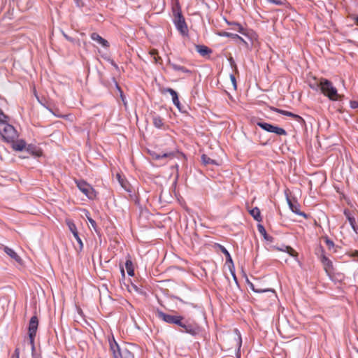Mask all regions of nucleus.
I'll return each mask as SVG.
<instances>
[{
  "label": "nucleus",
  "mask_w": 358,
  "mask_h": 358,
  "mask_svg": "<svg viewBox=\"0 0 358 358\" xmlns=\"http://www.w3.org/2000/svg\"><path fill=\"white\" fill-rule=\"evenodd\" d=\"M122 273L123 275H124V271L123 269H122Z\"/></svg>",
  "instance_id": "obj_50"
},
{
  "label": "nucleus",
  "mask_w": 358,
  "mask_h": 358,
  "mask_svg": "<svg viewBox=\"0 0 358 358\" xmlns=\"http://www.w3.org/2000/svg\"><path fill=\"white\" fill-rule=\"evenodd\" d=\"M241 338L239 336V341H238V348H241Z\"/></svg>",
  "instance_id": "obj_47"
},
{
  "label": "nucleus",
  "mask_w": 358,
  "mask_h": 358,
  "mask_svg": "<svg viewBox=\"0 0 358 358\" xmlns=\"http://www.w3.org/2000/svg\"><path fill=\"white\" fill-rule=\"evenodd\" d=\"M4 251L8 255H9L10 257L15 259L16 261L20 260L19 256L13 249L6 247Z\"/></svg>",
  "instance_id": "obj_26"
},
{
  "label": "nucleus",
  "mask_w": 358,
  "mask_h": 358,
  "mask_svg": "<svg viewBox=\"0 0 358 358\" xmlns=\"http://www.w3.org/2000/svg\"><path fill=\"white\" fill-rule=\"evenodd\" d=\"M268 2L273 3L275 5H282V1L281 0H267Z\"/></svg>",
  "instance_id": "obj_37"
},
{
  "label": "nucleus",
  "mask_w": 358,
  "mask_h": 358,
  "mask_svg": "<svg viewBox=\"0 0 358 358\" xmlns=\"http://www.w3.org/2000/svg\"><path fill=\"white\" fill-rule=\"evenodd\" d=\"M277 250L288 253L291 257H296L297 252L290 246L282 245L281 248H276Z\"/></svg>",
  "instance_id": "obj_17"
},
{
  "label": "nucleus",
  "mask_w": 358,
  "mask_h": 358,
  "mask_svg": "<svg viewBox=\"0 0 358 358\" xmlns=\"http://www.w3.org/2000/svg\"><path fill=\"white\" fill-rule=\"evenodd\" d=\"M221 36H227V37H231L232 38H234V39H238L240 41H241L243 43H245L246 45H248V43L243 38H241L240 36H238V34H232V33H229V32H223Z\"/></svg>",
  "instance_id": "obj_24"
},
{
  "label": "nucleus",
  "mask_w": 358,
  "mask_h": 358,
  "mask_svg": "<svg viewBox=\"0 0 358 358\" xmlns=\"http://www.w3.org/2000/svg\"><path fill=\"white\" fill-rule=\"evenodd\" d=\"M12 358H20V353L19 350L16 349L14 352L13 355L12 356Z\"/></svg>",
  "instance_id": "obj_43"
},
{
  "label": "nucleus",
  "mask_w": 358,
  "mask_h": 358,
  "mask_svg": "<svg viewBox=\"0 0 358 358\" xmlns=\"http://www.w3.org/2000/svg\"><path fill=\"white\" fill-rule=\"evenodd\" d=\"M88 220H89V222L91 224L92 227L96 230V222L92 219V218H90L88 217Z\"/></svg>",
  "instance_id": "obj_38"
},
{
  "label": "nucleus",
  "mask_w": 358,
  "mask_h": 358,
  "mask_svg": "<svg viewBox=\"0 0 358 358\" xmlns=\"http://www.w3.org/2000/svg\"><path fill=\"white\" fill-rule=\"evenodd\" d=\"M257 230L259 233L264 238V239L271 241L272 238L267 234L266 231L262 224H257Z\"/></svg>",
  "instance_id": "obj_23"
},
{
  "label": "nucleus",
  "mask_w": 358,
  "mask_h": 358,
  "mask_svg": "<svg viewBox=\"0 0 358 358\" xmlns=\"http://www.w3.org/2000/svg\"><path fill=\"white\" fill-rule=\"evenodd\" d=\"M117 178L118 181H119V182L120 183L121 186H122L123 188H124L125 189H127V187H126V185H125V184H124V182L123 179H122L121 176H120L119 174H117Z\"/></svg>",
  "instance_id": "obj_35"
},
{
  "label": "nucleus",
  "mask_w": 358,
  "mask_h": 358,
  "mask_svg": "<svg viewBox=\"0 0 358 358\" xmlns=\"http://www.w3.org/2000/svg\"><path fill=\"white\" fill-rule=\"evenodd\" d=\"M201 162L205 165H208V164L218 165V164L215 162V160L210 159L206 155H201Z\"/></svg>",
  "instance_id": "obj_25"
},
{
  "label": "nucleus",
  "mask_w": 358,
  "mask_h": 358,
  "mask_svg": "<svg viewBox=\"0 0 358 358\" xmlns=\"http://www.w3.org/2000/svg\"><path fill=\"white\" fill-rule=\"evenodd\" d=\"M157 317L168 324H173L176 325L181 324V320H183V317L180 315H172L164 313L160 310L156 311Z\"/></svg>",
  "instance_id": "obj_5"
},
{
  "label": "nucleus",
  "mask_w": 358,
  "mask_h": 358,
  "mask_svg": "<svg viewBox=\"0 0 358 358\" xmlns=\"http://www.w3.org/2000/svg\"><path fill=\"white\" fill-rule=\"evenodd\" d=\"M321 255L320 257V261L324 266V268L327 272H329L333 268L332 262L324 255V251L323 249L320 250Z\"/></svg>",
  "instance_id": "obj_12"
},
{
  "label": "nucleus",
  "mask_w": 358,
  "mask_h": 358,
  "mask_svg": "<svg viewBox=\"0 0 358 358\" xmlns=\"http://www.w3.org/2000/svg\"><path fill=\"white\" fill-rule=\"evenodd\" d=\"M7 117L3 114L2 110L0 109V123H4L6 122Z\"/></svg>",
  "instance_id": "obj_34"
},
{
  "label": "nucleus",
  "mask_w": 358,
  "mask_h": 358,
  "mask_svg": "<svg viewBox=\"0 0 358 358\" xmlns=\"http://www.w3.org/2000/svg\"><path fill=\"white\" fill-rule=\"evenodd\" d=\"M250 288H251V289L253 292H257V293H262V292H274L273 290L270 289H261L255 288V285L253 284H252V283H250Z\"/></svg>",
  "instance_id": "obj_30"
},
{
  "label": "nucleus",
  "mask_w": 358,
  "mask_h": 358,
  "mask_svg": "<svg viewBox=\"0 0 358 358\" xmlns=\"http://www.w3.org/2000/svg\"><path fill=\"white\" fill-rule=\"evenodd\" d=\"M168 64L176 71H180L187 75H191L192 73V71L191 70L187 69L183 66H180L175 63H173L170 60H169Z\"/></svg>",
  "instance_id": "obj_13"
},
{
  "label": "nucleus",
  "mask_w": 358,
  "mask_h": 358,
  "mask_svg": "<svg viewBox=\"0 0 358 358\" xmlns=\"http://www.w3.org/2000/svg\"><path fill=\"white\" fill-rule=\"evenodd\" d=\"M221 251L226 256L227 262H230L231 263H232V259H231V255H230L229 252H228V250L224 247L222 246Z\"/></svg>",
  "instance_id": "obj_32"
},
{
  "label": "nucleus",
  "mask_w": 358,
  "mask_h": 358,
  "mask_svg": "<svg viewBox=\"0 0 358 358\" xmlns=\"http://www.w3.org/2000/svg\"><path fill=\"white\" fill-rule=\"evenodd\" d=\"M354 20L355 21V23L358 25V16L355 17Z\"/></svg>",
  "instance_id": "obj_46"
},
{
  "label": "nucleus",
  "mask_w": 358,
  "mask_h": 358,
  "mask_svg": "<svg viewBox=\"0 0 358 358\" xmlns=\"http://www.w3.org/2000/svg\"><path fill=\"white\" fill-rule=\"evenodd\" d=\"M231 274L233 275L234 279L236 281V275H235L234 272L231 271Z\"/></svg>",
  "instance_id": "obj_49"
},
{
  "label": "nucleus",
  "mask_w": 358,
  "mask_h": 358,
  "mask_svg": "<svg viewBox=\"0 0 358 358\" xmlns=\"http://www.w3.org/2000/svg\"><path fill=\"white\" fill-rule=\"evenodd\" d=\"M152 156L153 159L159 160V159H162L164 158H168V157L173 158L175 156V153L173 152H165L162 155L153 153V154H152Z\"/></svg>",
  "instance_id": "obj_19"
},
{
  "label": "nucleus",
  "mask_w": 358,
  "mask_h": 358,
  "mask_svg": "<svg viewBox=\"0 0 358 358\" xmlns=\"http://www.w3.org/2000/svg\"><path fill=\"white\" fill-rule=\"evenodd\" d=\"M150 55L154 57L158 55V51L155 49H152L150 51Z\"/></svg>",
  "instance_id": "obj_42"
},
{
  "label": "nucleus",
  "mask_w": 358,
  "mask_h": 358,
  "mask_svg": "<svg viewBox=\"0 0 358 358\" xmlns=\"http://www.w3.org/2000/svg\"><path fill=\"white\" fill-rule=\"evenodd\" d=\"M153 60H154V62H155V64H158V63H160V62H161V61H162V58H161L160 57H159V56L156 55V56H155V57H153Z\"/></svg>",
  "instance_id": "obj_40"
},
{
  "label": "nucleus",
  "mask_w": 358,
  "mask_h": 358,
  "mask_svg": "<svg viewBox=\"0 0 358 358\" xmlns=\"http://www.w3.org/2000/svg\"><path fill=\"white\" fill-rule=\"evenodd\" d=\"M287 201L289 208L293 213L303 216L305 218L308 217V215L305 213L300 210V205L296 201H292V200L287 195Z\"/></svg>",
  "instance_id": "obj_10"
},
{
  "label": "nucleus",
  "mask_w": 358,
  "mask_h": 358,
  "mask_svg": "<svg viewBox=\"0 0 358 358\" xmlns=\"http://www.w3.org/2000/svg\"><path fill=\"white\" fill-rule=\"evenodd\" d=\"M38 325V320L37 317H31L29 324V337L32 352L35 351L34 338L36 334Z\"/></svg>",
  "instance_id": "obj_7"
},
{
  "label": "nucleus",
  "mask_w": 358,
  "mask_h": 358,
  "mask_svg": "<svg viewBox=\"0 0 358 358\" xmlns=\"http://www.w3.org/2000/svg\"><path fill=\"white\" fill-rule=\"evenodd\" d=\"M125 267L127 271V273L130 276H133L134 275V271L133 268V264L131 260H127L125 263Z\"/></svg>",
  "instance_id": "obj_27"
},
{
  "label": "nucleus",
  "mask_w": 358,
  "mask_h": 358,
  "mask_svg": "<svg viewBox=\"0 0 358 358\" xmlns=\"http://www.w3.org/2000/svg\"><path fill=\"white\" fill-rule=\"evenodd\" d=\"M67 225L69 227V230L73 234V236H78V233L76 224L71 221H68Z\"/></svg>",
  "instance_id": "obj_28"
},
{
  "label": "nucleus",
  "mask_w": 358,
  "mask_h": 358,
  "mask_svg": "<svg viewBox=\"0 0 358 358\" xmlns=\"http://www.w3.org/2000/svg\"><path fill=\"white\" fill-rule=\"evenodd\" d=\"M310 87L313 90L320 89L321 92L327 96L331 101H336L338 99L339 95L336 88L333 85V83L326 79L320 78L319 83L315 86L310 85Z\"/></svg>",
  "instance_id": "obj_1"
},
{
  "label": "nucleus",
  "mask_w": 358,
  "mask_h": 358,
  "mask_svg": "<svg viewBox=\"0 0 358 358\" xmlns=\"http://www.w3.org/2000/svg\"><path fill=\"white\" fill-rule=\"evenodd\" d=\"M231 274L233 275L234 279L236 281V275H235L234 272L231 271Z\"/></svg>",
  "instance_id": "obj_48"
},
{
  "label": "nucleus",
  "mask_w": 358,
  "mask_h": 358,
  "mask_svg": "<svg viewBox=\"0 0 358 358\" xmlns=\"http://www.w3.org/2000/svg\"><path fill=\"white\" fill-rule=\"evenodd\" d=\"M229 63H230V64H231L232 68L236 69V63H235V62H234V59L232 57H230L229 59Z\"/></svg>",
  "instance_id": "obj_39"
},
{
  "label": "nucleus",
  "mask_w": 358,
  "mask_h": 358,
  "mask_svg": "<svg viewBox=\"0 0 358 358\" xmlns=\"http://www.w3.org/2000/svg\"><path fill=\"white\" fill-rule=\"evenodd\" d=\"M173 22L177 29L182 34L185 35L187 32V26L185 22V18L180 10L179 5L176 6V8H173Z\"/></svg>",
  "instance_id": "obj_4"
},
{
  "label": "nucleus",
  "mask_w": 358,
  "mask_h": 358,
  "mask_svg": "<svg viewBox=\"0 0 358 358\" xmlns=\"http://www.w3.org/2000/svg\"><path fill=\"white\" fill-rule=\"evenodd\" d=\"M344 214L347 217V219L349 221V223H350V226L352 227L353 231L356 234H358V225L356 223L355 218L354 217L351 216L350 213L347 210H345Z\"/></svg>",
  "instance_id": "obj_15"
},
{
  "label": "nucleus",
  "mask_w": 358,
  "mask_h": 358,
  "mask_svg": "<svg viewBox=\"0 0 358 358\" xmlns=\"http://www.w3.org/2000/svg\"><path fill=\"white\" fill-rule=\"evenodd\" d=\"M249 212H250V214L253 217V218L256 221H257V222L262 221V216L260 214V210L257 207L252 208Z\"/></svg>",
  "instance_id": "obj_22"
},
{
  "label": "nucleus",
  "mask_w": 358,
  "mask_h": 358,
  "mask_svg": "<svg viewBox=\"0 0 358 358\" xmlns=\"http://www.w3.org/2000/svg\"><path fill=\"white\" fill-rule=\"evenodd\" d=\"M228 24L233 26L232 29L238 31L243 35H247L246 30L241 24L238 22H228Z\"/></svg>",
  "instance_id": "obj_21"
},
{
  "label": "nucleus",
  "mask_w": 358,
  "mask_h": 358,
  "mask_svg": "<svg viewBox=\"0 0 358 358\" xmlns=\"http://www.w3.org/2000/svg\"><path fill=\"white\" fill-rule=\"evenodd\" d=\"M63 34V36H64V38L68 40L69 41H71L72 43L74 42V39L70 36H69L68 35H66L64 32H62Z\"/></svg>",
  "instance_id": "obj_41"
},
{
  "label": "nucleus",
  "mask_w": 358,
  "mask_h": 358,
  "mask_svg": "<svg viewBox=\"0 0 358 358\" xmlns=\"http://www.w3.org/2000/svg\"><path fill=\"white\" fill-rule=\"evenodd\" d=\"M90 38L92 40L97 42L99 45L103 47L107 48L109 46L108 42L103 38L101 36H99L97 33H92L90 35Z\"/></svg>",
  "instance_id": "obj_14"
},
{
  "label": "nucleus",
  "mask_w": 358,
  "mask_h": 358,
  "mask_svg": "<svg viewBox=\"0 0 358 358\" xmlns=\"http://www.w3.org/2000/svg\"><path fill=\"white\" fill-rule=\"evenodd\" d=\"M0 135L6 142H13L18 137V134L15 129L11 124L0 123Z\"/></svg>",
  "instance_id": "obj_3"
},
{
  "label": "nucleus",
  "mask_w": 358,
  "mask_h": 358,
  "mask_svg": "<svg viewBox=\"0 0 358 358\" xmlns=\"http://www.w3.org/2000/svg\"><path fill=\"white\" fill-rule=\"evenodd\" d=\"M78 188L89 199H93L96 196L95 192L92 186L84 180H76Z\"/></svg>",
  "instance_id": "obj_8"
},
{
  "label": "nucleus",
  "mask_w": 358,
  "mask_h": 358,
  "mask_svg": "<svg viewBox=\"0 0 358 358\" xmlns=\"http://www.w3.org/2000/svg\"><path fill=\"white\" fill-rule=\"evenodd\" d=\"M131 288L134 289L137 292H141L140 289L135 285L131 284Z\"/></svg>",
  "instance_id": "obj_44"
},
{
  "label": "nucleus",
  "mask_w": 358,
  "mask_h": 358,
  "mask_svg": "<svg viewBox=\"0 0 358 358\" xmlns=\"http://www.w3.org/2000/svg\"><path fill=\"white\" fill-rule=\"evenodd\" d=\"M277 111H278L279 113H280V114H282V115H285V113H286V112H287L286 110H280V109L277 110Z\"/></svg>",
  "instance_id": "obj_45"
},
{
  "label": "nucleus",
  "mask_w": 358,
  "mask_h": 358,
  "mask_svg": "<svg viewBox=\"0 0 358 358\" xmlns=\"http://www.w3.org/2000/svg\"><path fill=\"white\" fill-rule=\"evenodd\" d=\"M257 125L268 132L274 133V134H275L277 135H280V136L287 135V132L283 128L271 124L267 122H258L257 123Z\"/></svg>",
  "instance_id": "obj_9"
},
{
  "label": "nucleus",
  "mask_w": 358,
  "mask_h": 358,
  "mask_svg": "<svg viewBox=\"0 0 358 358\" xmlns=\"http://www.w3.org/2000/svg\"><path fill=\"white\" fill-rule=\"evenodd\" d=\"M357 106H358V102H357Z\"/></svg>",
  "instance_id": "obj_51"
},
{
  "label": "nucleus",
  "mask_w": 358,
  "mask_h": 358,
  "mask_svg": "<svg viewBox=\"0 0 358 358\" xmlns=\"http://www.w3.org/2000/svg\"><path fill=\"white\" fill-rule=\"evenodd\" d=\"M324 239L327 246L328 247V248L329 250L334 248V243L333 242V241L329 239L327 236L324 237Z\"/></svg>",
  "instance_id": "obj_31"
},
{
  "label": "nucleus",
  "mask_w": 358,
  "mask_h": 358,
  "mask_svg": "<svg viewBox=\"0 0 358 358\" xmlns=\"http://www.w3.org/2000/svg\"><path fill=\"white\" fill-rule=\"evenodd\" d=\"M152 123L157 129H162L164 127V120L159 115H154L152 117Z\"/></svg>",
  "instance_id": "obj_20"
},
{
  "label": "nucleus",
  "mask_w": 358,
  "mask_h": 358,
  "mask_svg": "<svg viewBox=\"0 0 358 358\" xmlns=\"http://www.w3.org/2000/svg\"><path fill=\"white\" fill-rule=\"evenodd\" d=\"M74 238H76V240L77 241L78 245H79V250H82L83 248V241L81 240V238H80L79 235L78 234V236H74Z\"/></svg>",
  "instance_id": "obj_33"
},
{
  "label": "nucleus",
  "mask_w": 358,
  "mask_h": 358,
  "mask_svg": "<svg viewBox=\"0 0 358 358\" xmlns=\"http://www.w3.org/2000/svg\"><path fill=\"white\" fill-rule=\"evenodd\" d=\"M178 326L181 327L180 332L187 333L193 336L198 335L201 331V328L197 324L184 321V320H181V324Z\"/></svg>",
  "instance_id": "obj_6"
},
{
  "label": "nucleus",
  "mask_w": 358,
  "mask_h": 358,
  "mask_svg": "<svg viewBox=\"0 0 358 358\" xmlns=\"http://www.w3.org/2000/svg\"><path fill=\"white\" fill-rule=\"evenodd\" d=\"M108 341L113 358H134L133 354L125 346L119 345L113 337Z\"/></svg>",
  "instance_id": "obj_2"
},
{
  "label": "nucleus",
  "mask_w": 358,
  "mask_h": 358,
  "mask_svg": "<svg viewBox=\"0 0 358 358\" xmlns=\"http://www.w3.org/2000/svg\"><path fill=\"white\" fill-rule=\"evenodd\" d=\"M169 92L172 97L173 103L179 109L181 110V105L178 99V93L172 88H164L162 90V93Z\"/></svg>",
  "instance_id": "obj_11"
},
{
  "label": "nucleus",
  "mask_w": 358,
  "mask_h": 358,
  "mask_svg": "<svg viewBox=\"0 0 358 358\" xmlns=\"http://www.w3.org/2000/svg\"><path fill=\"white\" fill-rule=\"evenodd\" d=\"M285 115L288 116V117H292L294 118L298 122H303V120L301 117H300L298 115L294 114L291 112L287 111L286 113H285Z\"/></svg>",
  "instance_id": "obj_29"
},
{
  "label": "nucleus",
  "mask_w": 358,
  "mask_h": 358,
  "mask_svg": "<svg viewBox=\"0 0 358 358\" xmlns=\"http://www.w3.org/2000/svg\"><path fill=\"white\" fill-rule=\"evenodd\" d=\"M12 143V148L14 150L22 151L26 146V143L24 140L13 141L10 142Z\"/></svg>",
  "instance_id": "obj_16"
},
{
  "label": "nucleus",
  "mask_w": 358,
  "mask_h": 358,
  "mask_svg": "<svg viewBox=\"0 0 358 358\" xmlns=\"http://www.w3.org/2000/svg\"><path fill=\"white\" fill-rule=\"evenodd\" d=\"M196 50L201 56H206L212 52L209 48L203 45H196Z\"/></svg>",
  "instance_id": "obj_18"
},
{
  "label": "nucleus",
  "mask_w": 358,
  "mask_h": 358,
  "mask_svg": "<svg viewBox=\"0 0 358 358\" xmlns=\"http://www.w3.org/2000/svg\"><path fill=\"white\" fill-rule=\"evenodd\" d=\"M230 80L231 81V83H232L234 89H236V78H235L234 75L230 74Z\"/></svg>",
  "instance_id": "obj_36"
}]
</instances>
